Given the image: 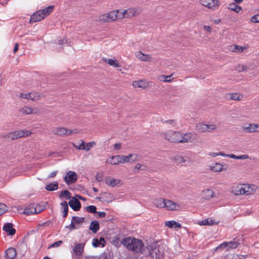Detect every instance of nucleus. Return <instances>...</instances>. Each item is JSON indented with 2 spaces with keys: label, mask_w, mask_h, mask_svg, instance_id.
<instances>
[{
  "label": "nucleus",
  "mask_w": 259,
  "mask_h": 259,
  "mask_svg": "<svg viewBox=\"0 0 259 259\" xmlns=\"http://www.w3.org/2000/svg\"><path fill=\"white\" fill-rule=\"evenodd\" d=\"M45 189L49 191L56 190L58 189V184L56 181L49 183L46 185Z\"/></svg>",
  "instance_id": "obj_31"
},
{
  "label": "nucleus",
  "mask_w": 259,
  "mask_h": 259,
  "mask_svg": "<svg viewBox=\"0 0 259 259\" xmlns=\"http://www.w3.org/2000/svg\"><path fill=\"white\" fill-rule=\"evenodd\" d=\"M165 122L170 124L173 126H175L176 124V121L173 119L168 120L165 121Z\"/></svg>",
  "instance_id": "obj_61"
},
{
  "label": "nucleus",
  "mask_w": 259,
  "mask_h": 259,
  "mask_svg": "<svg viewBox=\"0 0 259 259\" xmlns=\"http://www.w3.org/2000/svg\"><path fill=\"white\" fill-rule=\"evenodd\" d=\"M210 169L211 171L214 172H220L227 170L226 168H223V165L218 162H216L213 165L210 166Z\"/></svg>",
  "instance_id": "obj_23"
},
{
  "label": "nucleus",
  "mask_w": 259,
  "mask_h": 259,
  "mask_svg": "<svg viewBox=\"0 0 259 259\" xmlns=\"http://www.w3.org/2000/svg\"><path fill=\"white\" fill-rule=\"evenodd\" d=\"M200 4L209 9L215 10L219 8L218 0H200Z\"/></svg>",
  "instance_id": "obj_6"
},
{
  "label": "nucleus",
  "mask_w": 259,
  "mask_h": 259,
  "mask_svg": "<svg viewBox=\"0 0 259 259\" xmlns=\"http://www.w3.org/2000/svg\"><path fill=\"white\" fill-rule=\"evenodd\" d=\"M37 206H39L36 203L30 204L24 209L23 213L27 215L39 213L42 211L43 209H39L37 208Z\"/></svg>",
  "instance_id": "obj_5"
},
{
  "label": "nucleus",
  "mask_w": 259,
  "mask_h": 259,
  "mask_svg": "<svg viewBox=\"0 0 259 259\" xmlns=\"http://www.w3.org/2000/svg\"><path fill=\"white\" fill-rule=\"evenodd\" d=\"M175 221H170L165 222V225L169 227V228H172L175 227Z\"/></svg>",
  "instance_id": "obj_52"
},
{
  "label": "nucleus",
  "mask_w": 259,
  "mask_h": 259,
  "mask_svg": "<svg viewBox=\"0 0 259 259\" xmlns=\"http://www.w3.org/2000/svg\"><path fill=\"white\" fill-rule=\"evenodd\" d=\"M32 134V132L26 130L16 131L12 133H8L3 136L5 139H9L12 140L19 138L28 136Z\"/></svg>",
  "instance_id": "obj_3"
},
{
  "label": "nucleus",
  "mask_w": 259,
  "mask_h": 259,
  "mask_svg": "<svg viewBox=\"0 0 259 259\" xmlns=\"http://www.w3.org/2000/svg\"><path fill=\"white\" fill-rule=\"evenodd\" d=\"M147 249L149 250V254L153 259H161L162 254L159 249L156 246H148Z\"/></svg>",
  "instance_id": "obj_9"
},
{
  "label": "nucleus",
  "mask_w": 259,
  "mask_h": 259,
  "mask_svg": "<svg viewBox=\"0 0 259 259\" xmlns=\"http://www.w3.org/2000/svg\"><path fill=\"white\" fill-rule=\"evenodd\" d=\"M99 228L100 225L97 221L94 220L91 223L89 229L91 230L94 233H96L99 231Z\"/></svg>",
  "instance_id": "obj_24"
},
{
  "label": "nucleus",
  "mask_w": 259,
  "mask_h": 259,
  "mask_svg": "<svg viewBox=\"0 0 259 259\" xmlns=\"http://www.w3.org/2000/svg\"><path fill=\"white\" fill-rule=\"evenodd\" d=\"M133 86L134 88H146L148 86L147 83L144 80L134 81L133 82Z\"/></svg>",
  "instance_id": "obj_29"
},
{
  "label": "nucleus",
  "mask_w": 259,
  "mask_h": 259,
  "mask_svg": "<svg viewBox=\"0 0 259 259\" xmlns=\"http://www.w3.org/2000/svg\"><path fill=\"white\" fill-rule=\"evenodd\" d=\"M243 130L247 133L259 132V124H249L248 126H244Z\"/></svg>",
  "instance_id": "obj_17"
},
{
  "label": "nucleus",
  "mask_w": 259,
  "mask_h": 259,
  "mask_svg": "<svg viewBox=\"0 0 259 259\" xmlns=\"http://www.w3.org/2000/svg\"><path fill=\"white\" fill-rule=\"evenodd\" d=\"M249 158H250V157L247 154L242 155L238 157V159H247Z\"/></svg>",
  "instance_id": "obj_60"
},
{
  "label": "nucleus",
  "mask_w": 259,
  "mask_h": 259,
  "mask_svg": "<svg viewBox=\"0 0 259 259\" xmlns=\"http://www.w3.org/2000/svg\"><path fill=\"white\" fill-rule=\"evenodd\" d=\"M246 49L245 47H241L239 46L234 45L232 51L236 53H242L244 50Z\"/></svg>",
  "instance_id": "obj_40"
},
{
  "label": "nucleus",
  "mask_w": 259,
  "mask_h": 259,
  "mask_svg": "<svg viewBox=\"0 0 259 259\" xmlns=\"http://www.w3.org/2000/svg\"><path fill=\"white\" fill-rule=\"evenodd\" d=\"M138 156L135 154H130L128 155V159L131 160L130 162H133L138 160Z\"/></svg>",
  "instance_id": "obj_46"
},
{
  "label": "nucleus",
  "mask_w": 259,
  "mask_h": 259,
  "mask_svg": "<svg viewBox=\"0 0 259 259\" xmlns=\"http://www.w3.org/2000/svg\"><path fill=\"white\" fill-rule=\"evenodd\" d=\"M85 142L83 141H81V143L79 145H77L74 143H72L73 146L77 150H84L85 149Z\"/></svg>",
  "instance_id": "obj_41"
},
{
  "label": "nucleus",
  "mask_w": 259,
  "mask_h": 259,
  "mask_svg": "<svg viewBox=\"0 0 259 259\" xmlns=\"http://www.w3.org/2000/svg\"><path fill=\"white\" fill-rule=\"evenodd\" d=\"M229 9L236 13L239 12V11L242 9L241 7L236 5L234 4H231Z\"/></svg>",
  "instance_id": "obj_43"
},
{
  "label": "nucleus",
  "mask_w": 259,
  "mask_h": 259,
  "mask_svg": "<svg viewBox=\"0 0 259 259\" xmlns=\"http://www.w3.org/2000/svg\"><path fill=\"white\" fill-rule=\"evenodd\" d=\"M122 243L126 246L128 250H132L135 253H142L144 251V244L141 240L134 238H124L122 241Z\"/></svg>",
  "instance_id": "obj_1"
},
{
  "label": "nucleus",
  "mask_w": 259,
  "mask_h": 259,
  "mask_svg": "<svg viewBox=\"0 0 259 259\" xmlns=\"http://www.w3.org/2000/svg\"><path fill=\"white\" fill-rule=\"evenodd\" d=\"M106 184L111 187H115L118 184H120L121 181L118 179H114L112 178H108L106 179Z\"/></svg>",
  "instance_id": "obj_27"
},
{
  "label": "nucleus",
  "mask_w": 259,
  "mask_h": 259,
  "mask_svg": "<svg viewBox=\"0 0 259 259\" xmlns=\"http://www.w3.org/2000/svg\"><path fill=\"white\" fill-rule=\"evenodd\" d=\"M58 171H54L51 172V174L48 177V178H54L56 177V176L57 174Z\"/></svg>",
  "instance_id": "obj_64"
},
{
  "label": "nucleus",
  "mask_w": 259,
  "mask_h": 259,
  "mask_svg": "<svg viewBox=\"0 0 259 259\" xmlns=\"http://www.w3.org/2000/svg\"><path fill=\"white\" fill-rule=\"evenodd\" d=\"M7 209L8 207L6 204L0 203V215L6 212Z\"/></svg>",
  "instance_id": "obj_45"
},
{
  "label": "nucleus",
  "mask_w": 259,
  "mask_h": 259,
  "mask_svg": "<svg viewBox=\"0 0 259 259\" xmlns=\"http://www.w3.org/2000/svg\"><path fill=\"white\" fill-rule=\"evenodd\" d=\"M3 230L9 235H14L16 232L15 229L13 228L12 224L9 223L4 226Z\"/></svg>",
  "instance_id": "obj_21"
},
{
  "label": "nucleus",
  "mask_w": 259,
  "mask_h": 259,
  "mask_svg": "<svg viewBox=\"0 0 259 259\" xmlns=\"http://www.w3.org/2000/svg\"><path fill=\"white\" fill-rule=\"evenodd\" d=\"M208 155L210 156H212L213 157H215L217 156H222L225 157L226 156V154L224 153L221 152H218V153H214V152H210L208 153Z\"/></svg>",
  "instance_id": "obj_51"
},
{
  "label": "nucleus",
  "mask_w": 259,
  "mask_h": 259,
  "mask_svg": "<svg viewBox=\"0 0 259 259\" xmlns=\"http://www.w3.org/2000/svg\"><path fill=\"white\" fill-rule=\"evenodd\" d=\"M136 57L137 58L142 61H151V57L149 55H146L142 53L141 52H138L136 54Z\"/></svg>",
  "instance_id": "obj_25"
},
{
  "label": "nucleus",
  "mask_w": 259,
  "mask_h": 259,
  "mask_svg": "<svg viewBox=\"0 0 259 259\" xmlns=\"http://www.w3.org/2000/svg\"><path fill=\"white\" fill-rule=\"evenodd\" d=\"M116 13H117V12L113 11L108 13L103 14L100 16L99 20L104 22H110L115 21L117 19Z\"/></svg>",
  "instance_id": "obj_7"
},
{
  "label": "nucleus",
  "mask_w": 259,
  "mask_h": 259,
  "mask_svg": "<svg viewBox=\"0 0 259 259\" xmlns=\"http://www.w3.org/2000/svg\"><path fill=\"white\" fill-rule=\"evenodd\" d=\"M165 199L161 198L155 199L153 201V204L156 207L163 208L165 206Z\"/></svg>",
  "instance_id": "obj_32"
},
{
  "label": "nucleus",
  "mask_w": 259,
  "mask_h": 259,
  "mask_svg": "<svg viewBox=\"0 0 259 259\" xmlns=\"http://www.w3.org/2000/svg\"><path fill=\"white\" fill-rule=\"evenodd\" d=\"M98 214V217L101 218H104L106 216V213L103 211H98L96 212Z\"/></svg>",
  "instance_id": "obj_63"
},
{
  "label": "nucleus",
  "mask_w": 259,
  "mask_h": 259,
  "mask_svg": "<svg viewBox=\"0 0 259 259\" xmlns=\"http://www.w3.org/2000/svg\"><path fill=\"white\" fill-rule=\"evenodd\" d=\"M121 156V163H124L126 162H130L131 160L128 159V155L124 156V155H120Z\"/></svg>",
  "instance_id": "obj_50"
},
{
  "label": "nucleus",
  "mask_w": 259,
  "mask_h": 259,
  "mask_svg": "<svg viewBox=\"0 0 259 259\" xmlns=\"http://www.w3.org/2000/svg\"><path fill=\"white\" fill-rule=\"evenodd\" d=\"M114 12H117L116 13V15L117 16V19H123L124 17H126L125 13H124L123 11H120L119 10L114 11Z\"/></svg>",
  "instance_id": "obj_39"
},
{
  "label": "nucleus",
  "mask_w": 259,
  "mask_h": 259,
  "mask_svg": "<svg viewBox=\"0 0 259 259\" xmlns=\"http://www.w3.org/2000/svg\"><path fill=\"white\" fill-rule=\"evenodd\" d=\"M84 259H104L103 256H85Z\"/></svg>",
  "instance_id": "obj_58"
},
{
  "label": "nucleus",
  "mask_w": 259,
  "mask_h": 259,
  "mask_svg": "<svg viewBox=\"0 0 259 259\" xmlns=\"http://www.w3.org/2000/svg\"><path fill=\"white\" fill-rule=\"evenodd\" d=\"M53 8V6H50L43 10L36 12L31 15L29 22L32 23L41 20L50 14Z\"/></svg>",
  "instance_id": "obj_2"
},
{
  "label": "nucleus",
  "mask_w": 259,
  "mask_h": 259,
  "mask_svg": "<svg viewBox=\"0 0 259 259\" xmlns=\"http://www.w3.org/2000/svg\"><path fill=\"white\" fill-rule=\"evenodd\" d=\"M92 244L94 247H97L99 246V245L101 244V241H99L98 239L94 238Z\"/></svg>",
  "instance_id": "obj_56"
},
{
  "label": "nucleus",
  "mask_w": 259,
  "mask_h": 259,
  "mask_svg": "<svg viewBox=\"0 0 259 259\" xmlns=\"http://www.w3.org/2000/svg\"><path fill=\"white\" fill-rule=\"evenodd\" d=\"M217 222H215L214 220H212L211 219L207 218L204 219L201 222H199V224L200 225H212L214 224H217Z\"/></svg>",
  "instance_id": "obj_33"
},
{
  "label": "nucleus",
  "mask_w": 259,
  "mask_h": 259,
  "mask_svg": "<svg viewBox=\"0 0 259 259\" xmlns=\"http://www.w3.org/2000/svg\"><path fill=\"white\" fill-rule=\"evenodd\" d=\"M84 217H73L72 218V222L74 223L75 226H80L84 222Z\"/></svg>",
  "instance_id": "obj_30"
},
{
  "label": "nucleus",
  "mask_w": 259,
  "mask_h": 259,
  "mask_svg": "<svg viewBox=\"0 0 259 259\" xmlns=\"http://www.w3.org/2000/svg\"><path fill=\"white\" fill-rule=\"evenodd\" d=\"M230 99L234 101H240L242 98V96L238 93H230L227 95Z\"/></svg>",
  "instance_id": "obj_34"
},
{
  "label": "nucleus",
  "mask_w": 259,
  "mask_h": 259,
  "mask_svg": "<svg viewBox=\"0 0 259 259\" xmlns=\"http://www.w3.org/2000/svg\"><path fill=\"white\" fill-rule=\"evenodd\" d=\"M20 97L32 101H37L41 98V95L36 92L28 93L27 94L21 93Z\"/></svg>",
  "instance_id": "obj_11"
},
{
  "label": "nucleus",
  "mask_w": 259,
  "mask_h": 259,
  "mask_svg": "<svg viewBox=\"0 0 259 259\" xmlns=\"http://www.w3.org/2000/svg\"><path fill=\"white\" fill-rule=\"evenodd\" d=\"M164 205V207L168 210H177L179 207V205L177 203L168 199L165 200Z\"/></svg>",
  "instance_id": "obj_15"
},
{
  "label": "nucleus",
  "mask_w": 259,
  "mask_h": 259,
  "mask_svg": "<svg viewBox=\"0 0 259 259\" xmlns=\"http://www.w3.org/2000/svg\"><path fill=\"white\" fill-rule=\"evenodd\" d=\"M66 228L69 229L70 230H73L74 229H77L79 228L80 226H75L74 223L71 221V224L69 225L66 226Z\"/></svg>",
  "instance_id": "obj_49"
},
{
  "label": "nucleus",
  "mask_w": 259,
  "mask_h": 259,
  "mask_svg": "<svg viewBox=\"0 0 259 259\" xmlns=\"http://www.w3.org/2000/svg\"><path fill=\"white\" fill-rule=\"evenodd\" d=\"M214 192L210 189H206L202 191L201 197L203 199L209 200L213 197Z\"/></svg>",
  "instance_id": "obj_18"
},
{
  "label": "nucleus",
  "mask_w": 259,
  "mask_h": 259,
  "mask_svg": "<svg viewBox=\"0 0 259 259\" xmlns=\"http://www.w3.org/2000/svg\"><path fill=\"white\" fill-rule=\"evenodd\" d=\"M53 133L56 135L62 136L64 135H70L73 133V131L65 127H61L54 128L53 130Z\"/></svg>",
  "instance_id": "obj_12"
},
{
  "label": "nucleus",
  "mask_w": 259,
  "mask_h": 259,
  "mask_svg": "<svg viewBox=\"0 0 259 259\" xmlns=\"http://www.w3.org/2000/svg\"><path fill=\"white\" fill-rule=\"evenodd\" d=\"M84 243L76 244L73 248V251L77 256H80L83 252Z\"/></svg>",
  "instance_id": "obj_16"
},
{
  "label": "nucleus",
  "mask_w": 259,
  "mask_h": 259,
  "mask_svg": "<svg viewBox=\"0 0 259 259\" xmlns=\"http://www.w3.org/2000/svg\"><path fill=\"white\" fill-rule=\"evenodd\" d=\"M227 244H228L227 250H229V249L236 248L238 246V245L240 243L235 241H233L227 242Z\"/></svg>",
  "instance_id": "obj_36"
},
{
  "label": "nucleus",
  "mask_w": 259,
  "mask_h": 259,
  "mask_svg": "<svg viewBox=\"0 0 259 259\" xmlns=\"http://www.w3.org/2000/svg\"><path fill=\"white\" fill-rule=\"evenodd\" d=\"M95 145L96 143L94 142H89L86 144V145H85L84 150H86L87 151H89L90 150V149Z\"/></svg>",
  "instance_id": "obj_48"
},
{
  "label": "nucleus",
  "mask_w": 259,
  "mask_h": 259,
  "mask_svg": "<svg viewBox=\"0 0 259 259\" xmlns=\"http://www.w3.org/2000/svg\"><path fill=\"white\" fill-rule=\"evenodd\" d=\"M227 246H228V244H227V242H224L223 243L219 245L218 246H217L214 249V251H217L218 250H219L220 249H222V248H224L225 247H227Z\"/></svg>",
  "instance_id": "obj_54"
},
{
  "label": "nucleus",
  "mask_w": 259,
  "mask_h": 259,
  "mask_svg": "<svg viewBox=\"0 0 259 259\" xmlns=\"http://www.w3.org/2000/svg\"><path fill=\"white\" fill-rule=\"evenodd\" d=\"M173 161L177 163H184L186 161V160L184 158L180 155H177L172 158Z\"/></svg>",
  "instance_id": "obj_37"
},
{
  "label": "nucleus",
  "mask_w": 259,
  "mask_h": 259,
  "mask_svg": "<svg viewBox=\"0 0 259 259\" xmlns=\"http://www.w3.org/2000/svg\"><path fill=\"white\" fill-rule=\"evenodd\" d=\"M196 138V134L193 133H188L184 134L181 133V143H186L192 142L195 140Z\"/></svg>",
  "instance_id": "obj_13"
},
{
  "label": "nucleus",
  "mask_w": 259,
  "mask_h": 259,
  "mask_svg": "<svg viewBox=\"0 0 259 259\" xmlns=\"http://www.w3.org/2000/svg\"><path fill=\"white\" fill-rule=\"evenodd\" d=\"M232 192L235 195H242L246 194L247 195H248L249 193H248V190H246V187H238L235 189L232 190Z\"/></svg>",
  "instance_id": "obj_22"
},
{
  "label": "nucleus",
  "mask_w": 259,
  "mask_h": 259,
  "mask_svg": "<svg viewBox=\"0 0 259 259\" xmlns=\"http://www.w3.org/2000/svg\"><path fill=\"white\" fill-rule=\"evenodd\" d=\"M124 13H125L126 17H132L136 16L138 14L137 10L135 8H131L127 10H124Z\"/></svg>",
  "instance_id": "obj_28"
},
{
  "label": "nucleus",
  "mask_w": 259,
  "mask_h": 259,
  "mask_svg": "<svg viewBox=\"0 0 259 259\" xmlns=\"http://www.w3.org/2000/svg\"><path fill=\"white\" fill-rule=\"evenodd\" d=\"M181 133L178 132H173L170 133L164 134L166 139L174 143H181Z\"/></svg>",
  "instance_id": "obj_4"
},
{
  "label": "nucleus",
  "mask_w": 259,
  "mask_h": 259,
  "mask_svg": "<svg viewBox=\"0 0 259 259\" xmlns=\"http://www.w3.org/2000/svg\"><path fill=\"white\" fill-rule=\"evenodd\" d=\"M62 243H63V242L61 240L56 241L54 243H53L52 244H51L49 248L58 247V246H60L61 244H62Z\"/></svg>",
  "instance_id": "obj_57"
},
{
  "label": "nucleus",
  "mask_w": 259,
  "mask_h": 259,
  "mask_svg": "<svg viewBox=\"0 0 259 259\" xmlns=\"http://www.w3.org/2000/svg\"><path fill=\"white\" fill-rule=\"evenodd\" d=\"M85 210L87 211L90 213H96L97 212V208L94 205H89L85 208Z\"/></svg>",
  "instance_id": "obj_44"
},
{
  "label": "nucleus",
  "mask_w": 259,
  "mask_h": 259,
  "mask_svg": "<svg viewBox=\"0 0 259 259\" xmlns=\"http://www.w3.org/2000/svg\"><path fill=\"white\" fill-rule=\"evenodd\" d=\"M62 208L63 209V212H68V206L66 201H64L61 203Z\"/></svg>",
  "instance_id": "obj_47"
},
{
  "label": "nucleus",
  "mask_w": 259,
  "mask_h": 259,
  "mask_svg": "<svg viewBox=\"0 0 259 259\" xmlns=\"http://www.w3.org/2000/svg\"><path fill=\"white\" fill-rule=\"evenodd\" d=\"M19 111L24 114H31L37 113L39 111V110L37 108L33 109L31 107L24 106L21 108Z\"/></svg>",
  "instance_id": "obj_19"
},
{
  "label": "nucleus",
  "mask_w": 259,
  "mask_h": 259,
  "mask_svg": "<svg viewBox=\"0 0 259 259\" xmlns=\"http://www.w3.org/2000/svg\"><path fill=\"white\" fill-rule=\"evenodd\" d=\"M70 195H71V193H70V192L69 191H68V190H64V191H63L61 192V193H60V194L59 195V197L60 198H64L65 197H66L67 199H70L71 198Z\"/></svg>",
  "instance_id": "obj_38"
},
{
  "label": "nucleus",
  "mask_w": 259,
  "mask_h": 259,
  "mask_svg": "<svg viewBox=\"0 0 259 259\" xmlns=\"http://www.w3.org/2000/svg\"><path fill=\"white\" fill-rule=\"evenodd\" d=\"M68 204L74 211H78L81 208V203L75 197H72Z\"/></svg>",
  "instance_id": "obj_14"
},
{
  "label": "nucleus",
  "mask_w": 259,
  "mask_h": 259,
  "mask_svg": "<svg viewBox=\"0 0 259 259\" xmlns=\"http://www.w3.org/2000/svg\"><path fill=\"white\" fill-rule=\"evenodd\" d=\"M251 22L252 23L259 22V14L252 16L251 18Z\"/></svg>",
  "instance_id": "obj_55"
},
{
  "label": "nucleus",
  "mask_w": 259,
  "mask_h": 259,
  "mask_svg": "<svg viewBox=\"0 0 259 259\" xmlns=\"http://www.w3.org/2000/svg\"><path fill=\"white\" fill-rule=\"evenodd\" d=\"M237 70L239 72H242L244 71H247L248 67L245 65H238L237 66Z\"/></svg>",
  "instance_id": "obj_53"
},
{
  "label": "nucleus",
  "mask_w": 259,
  "mask_h": 259,
  "mask_svg": "<svg viewBox=\"0 0 259 259\" xmlns=\"http://www.w3.org/2000/svg\"><path fill=\"white\" fill-rule=\"evenodd\" d=\"M104 60L106 63H107L109 65L113 67L117 68L120 66L118 61L116 60H113L112 59H105Z\"/></svg>",
  "instance_id": "obj_35"
},
{
  "label": "nucleus",
  "mask_w": 259,
  "mask_h": 259,
  "mask_svg": "<svg viewBox=\"0 0 259 259\" xmlns=\"http://www.w3.org/2000/svg\"><path fill=\"white\" fill-rule=\"evenodd\" d=\"M172 76L171 75H161L159 77V80L162 81L164 82H170L171 79H170L171 77Z\"/></svg>",
  "instance_id": "obj_42"
},
{
  "label": "nucleus",
  "mask_w": 259,
  "mask_h": 259,
  "mask_svg": "<svg viewBox=\"0 0 259 259\" xmlns=\"http://www.w3.org/2000/svg\"><path fill=\"white\" fill-rule=\"evenodd\" d=\"M64 181L67 185L74 183L77 180V176L74 171H69L64 178Z\"/></svg>",
  "instance_id": "obj_10"
},
{
  "label": "nucleus",
  "mask_w": 259,
  "mask_h": 259,
  "mask_svg": "<svg viewBox=\"0 0 259 259\" xmlns=\"http://www.w3.org/2000/svg\"><path fill=\"white\" fill-rule=\"evenodd\" d=\"M225 157H230L233 159H238L239 156H237V155H235L233 154H230V155L226 154V156H225Z\"/></svg>",
  "instance_id": "obj_59"
},
{
  "label": "nucleus",
  "mask_w": 259,
  "mask_h": 259,
  "mask_svg": "<svg viewBox=\"0 0 259 259\" xmlns=\"http://www.w3.org/2000/svg\"><path fill=\"white\" fill-rule=\"evenodd\" d=\"M16 255V250L13 247H10L5 251V256L8 259H13Z\"/></svg>",
  "instance_id": "obj_20"
},
{
  "label": "nucleus",
  "mask_w": 259,
  "mask_h": 259,
  "mask_svg": "<svg viewBox=\"0 0 259 259\" xmlns=\"http://www.w3.org/2000/svg\"><path fill=\"white\" fill-rule=\"evenodd\" d=\"M111 160H107V162L112 165H117L119 163H121V156L116 155L112 156L111 157Z\"/></svg>",
  "instance_id": "obj_26"
},
{
  "label": "nucleus",
  "mask_w": 259,
  "mask_h": 259,
  "mask_svg": "<svg viewBox=\"0 0 259 259\" xmlns=\"http://www.w3.org/2000/svg\"><path fill=\"white\" fill-rule=\"evenodd\" d=\"M141 167V164L140 163H138L136 164L135 168L134 169V172H138L139 170L140 169Z\"/></svg>",
  "instance_id": "obj_62"
},
{
  "label": "nucleus",
  "mask_w": 259,
  "mask_h": 259,
  "mask_svg": "<svg viewBox=\"0 0 259 259\" xmlns=\"http://www.w3.org/2000/svg\"><path fill=\"white\" fill-rule=\"evenodd\" d=\"M216 129V126L213 124H206L199 123L196 124V130L200 133L210 132Z\"/></svg>",
  "instance_id": "obj_8"
}]
</instances>
